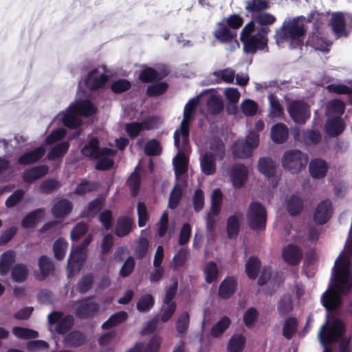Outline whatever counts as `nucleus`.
<instances>
[{"instance_id": "c85d7f7f", "label": "nucleus", "mask_w": 352, "mask_h": 352, "mask_svg": "<svg viewBox=\"0 0 352 352\" xmlns=\"http://www.w3.org/2000/svg\"><path fill=\"white\" fill-rule=\"evenodd\" d=\"M236 285V280L232 277H228L219 285V296L221 298H228L234 293Z\"/></svg>"}, {"instance_id": "72a5a7b5", "label": "nucleus", "mask_w": 352, "mask_h": 352, "mask_svg": "<svg viewBox=\"0 0 352 352\" xmlns=\"http://www.w3.org/2000/svg\"><path fill=\"white\" fill-rule=\"evenodd\" d=\"M344 130V124L339 118H329L326 124L327 133L330 136H336Z\"/></svg>"}, {"instance_id": "5701e85b", "label": "nucleus", "mask_w": 352, "mask_h": 352, "mask_svg": "<svg viewBox=\"0 0 352 352\" xmlns=\"http://www.w3.org/2000/svg\"><path fill=\"white\" fill-rule=\"evenodd\" d=\"M236 36V32L232 30L226 25L224 22L218 23V28L214 32V36L221 43L232 41Z\"/></svg>"}, {"instance_id": "69168bd1", "label": "nucleus", "mask_w": 352, "mask_h": 352, "mask_svg": "<svg viewBox=\"0 0 352 352\" xmlns=\"http://www.w3.org/2000/svg\"><path fill=\"white\" fill-rule=\"evenodd\" d=\"M149 243L145 237H140L138 242L135 250V254L138 258H142L146 254Z\"/></svg>"}, {"instance_id": "e2e57ef3", "label": "nucleus", "mask_w": 352, "mask_h": 352, "mask_svg": "<svg viewBox=\"0 0 352 352\" xmlns=\"http://www.w3.org/2000/svg\"><path fill=\"white\" fill-rule=\"evenodd\" d=\"M154 305V299L150 294L142 296L137 303V308L140 311H146Z\"/></svg>"}, {"instance_id": "2eb2a0df", "label": "nucleus", "mask_w": 352, "mask_h": 352, "mask_svg": "<svg viewBox=\"0 0 352 352\" xmlns=\"http://www.w3.org/2000/svg\"><path fill=\"white\" fill-rule=\"evenodd\" d=\"M99 310L98 305L91 299H84L78 302L76 309V316L80 318L91 317Z\"/></svg>"}, {"instance_id": "4c0bfd02", "label": "nucleus", "mask_w": 352, "mask_h": 352, "mask_svg": "<svg viewBox=\"0 0 352 352\" xmlns=\"http://www.w3.org/2000/svg\"><path fill=\"white\" fill-rule=\"evenodd\" d=\"M286 206L291 215H296L302 208V200L299 195H293L287 199Z\"/></svg>"}, {"instance_id": "6ab92c4d", "label": "nucleus", "mask_w": 352, "mask_h": 352, "mask_svg": "<svg viewBox=\"0 0 352 352\" xmlns=\"http://www.w3.org/2000/svg\"><path fill=\"white\" fill-rule=\"evenodd\" d=\"M235 78V71L232 68H226L215 71L210 74V80L213 84L221 82L232 83Z\"/></svg>"}, {"instance_id": "39448f33", "label": "nucleus", "mask_w": 352, "mask_h": 352, "mask_svg": "<svg viewBox=\"0 0 352 352\" xmlns=\"http://www.w3.org/2000/svg\"><path fill=\"white\" fill-rule=\"evenodd\" d=\"M96 107L88 100H77L70 104L67 111L61 117L65 126L76 128L82 123L80 116H89L96 112Z\"/></svg>"}, {"instance_id": "2f4dec72", "label": "nucleus", "mask_w": 352, "mask_h": 352, "mask_svg": "<svg viewBox=\"0 0 352 352\" xmlns=\"http://www.w3.org/2000/svg\"><path fill=\"white\" fill-rule=\"evenodd\" d=\"M258 170L267 177H273L276 173L274 162L269 157H262L258 162Z\"/></svg>"}, {"instance_id": "37998d69", "label": "nucleus", "mask_w": 352, "mask_h": 352, "mask_svg": "<svg viewBox=\"0 0 352 352\" xmlns=\"http://www.w3.org/2000/svg\"><path fill=\"white\" fill-rule=\"evenodd\" d=\"M208 111L212 114L219 113L223 108L222 99L217 96L213 95L208 98L207 100Z\"/></svg>"}, {"instance_id": "aec40b11", "label": "nucleus", "mask_w": 352, "mask_h": 352, "mask_svg": "<svg viewBox=\"0 0 352 352\" xmlns=\"http://www.w3.org/2000/svg\"><path fill=\"white\" fill-rule=\"evenodd\" d=\"M331 204L329 201H322L317 207L314 214L315 222L318 224L325 223L331 215Z\"/></svg>"}, {"instance_id": "ea45409f", "label": "nucleus", "mask_w": 352, "mask_h": 352, "mask_svg": "<svg viewBox=\"0 0 352 352\" xmlns=\"http://www.w3.org/2000/svg\"><path fill=\"white\" fill-rule=\"evenodd\" d=\"M44 210L41 208L37 209L26 215L21 221V226L24 228H29L34 226L36 223L43 216Z\"/></svg>"}, {"instance_id": "a211bd4d", "label": "nucleus", "mask_w": 352, "mask_h": 352, "mask_svg": "<svg viewBox=\"0 0 352 352\" xmlns=\"http://www.w3.org/2000/svg\"><path fill=\"white\" fill-rule=\"evenodd\" d=\"M230 176L233 186L241 188L243 186L248 178V169L242 164H237L232 167Z\"/></svg>"}, {"instance_id": "6e6d98bb", "label": "nucleus", "mask_w": 352, "mask_h": 352, "mask_svg": "<svg viewBox=\"0 0 352 352\" xmlns=\"http://www.w3.org/2000/svg\"><path fill=\"white\" fill-rule=\"evenodd\" d=\"M190 317L188 312L182 313L176 321L175 329L178 333L183 334L188 330Z\"/></svg>"}, {"instance_id": "f704fd0d", "label": "nucleus", "mask_w": 352, "mask_h": 352, "mask_svg": "<svg viewBox=\"0 0 352 352\" xmlns=\"http://www.w3.org/2000/svg\"><path fill=\"white\" fill-rule=\"evenodd\" d=\"M294 138L304 142L305 144H316L320 140V135L319 133L312 130H307L302 133L297 132L294 134Z\"/></svg>"}, {"instance_id": "49530a36", "label": "nucleus", "mask_w": 352, "mask_h": 352, "mask_svg": "<svg viewBox=\"0 0 352 352\" xmlns=\"http://www.w3.org/2000/svg\"><path fill=\"white\" fill-rule=\"evenodd\" d=\"M103 200L101 198H96L91 201L86 210L82 213L83 217H92L102 208Z\"/></svg>"}, {"instance_id": "de8ad7c7", "label": "nucleus", "mask_w": 352, "mask_h": 352, "mask_svg": "<svg viewBox=\"0 0 352 352\" xmlns=\"http://www.w3.org/2000/svg\"><path fill=\"white\" fill-rule=\"evenodd\" d=\"M260 268V261L255 257H250L245 264V271L248 276L251 279L256 278Z\"/></svg>"}, {"instance_id": "864d4df0", "label": "nucleus", "mask_w": 352, "mask_h": 352, "mask_svg": "<svg viewBox=\"0 0 352 352\" xmlns=\"http://www.w3.org/2000/svg\"><path fill=\"white\" fill-rule=\"evenodd\" d=\"M204 272L206 281L208 283H212L217 278L219 272L218 268L214 262H209L205 267Z\"/></svg>"}, {"instance_id": "13d9d810", "label": "nucleus", "mask_w": 352, "mask_h": 352, "mask_svg": "<svg viewBox=\"0 0 352 352\" xmlns=\"http://www.w3.org/2000/svg\"><path fill=\"white\" fill-rule=\"evenodd\" d=\"M176 309L175 303H164L161 309L160 320L166 322L170 320Z\"/></svg>"}, {"instance_id": "cd10ccee", "label": "nucleus", "mask_w": 352, "mask_h": 352, "mask_svg": "<svg viewBox=\"0 0 352 352\" xmlns=\"http://www.w3.org/2000/svg\"><path fill=\"white\" fill-rule=\"evenodd\" d=\"M38 267L40 272L36 275V278L38 280L45 279L54 270L53 263L45 256L39 258Z\"/></svg>"}, {"instance_id": "680f3d73", "label": "nucleus", "mask_w": 352, "mask_h": 352, "mask_svg": "<svg viewBox=\"0 0 352 352\" xmlns=\"http://www.w3.org/2000/svg\"><path fill=\"white\" fill-rule=\"evenodd\" d=\"M85 336L80 332H72L65 338V342L72 346H78L83 344Z\"/></svg>"}, {"instance_id": "0eeeda50", "label": "nucleus", "mask_w": 352, "mask_h": 352, "mask_svg": "<svg viewBox=\"0 0 352 352\" xmlns=\"http://www.w3.org/2000/svg\"><path fill=\"white\" fill-rule=\"evenodd\" d=\"M91 241L90 236H87L83 242L78 245L69 255L67 262V275L74 276L81 269L86 258L87 248Z\"/></svg>"}, {"instance_id": "bf43d9fd", "label": "nucleus", "mask_w": 352, "mask_h": 352, "mask_svg": "<svg viewBox=\"0 0 352 352\" xmlns=\"http://www.w3.org/2000/svg\"><path fill=\"white\" fill-rule=\"evenodd\" d=\"M66 248L67 242L63 239L60 238L56 241L53 246V251L56 259L61 260L64 258Z\"/></svg>"}, {"instance_id": "dca6fc26", "label": "nucleus", "mask_w": 352, "mask_h": 352, "mask_svg": "<svg viewBox=\"0 0 352 352\" xmlns=\"http://www.w3.org/2000/svg\"><path fill=\"white\" fill-rule=\"evenodd\" d=\"M283 260L291 265H295L300 263L302 258V251L296 245H288L282 250Z\"/></svg>"}, {"instance_id": "4be33fe9", "label": "nucleus", "mask_w": 352, "mask_h": 352, "mask_svg": "<svg viewBox=\"0 0 352 352\" xmlns=\"http://www.w3.org/2000/svg\"><path fill=\"white\" fill-rule=\"evenodd\" d=\"M309 169L313 177L320 179L326 175L328 166L325 161L321 159H315L311 161Z\"/></svg>"}, {"instance_id": "b1692460", "label": "nucleus", "mask_w": 352, "mask_h": 352, "mask_svg": "<svg viewBox=\"0 0 352 352\" xmlns=\"http://www.w3.org/2000/svg\"><path fill=\"white\" fill-rule=\"evenodd\" d=\"M72 209V203L66 199L58 201L52 208V213L57 219H63Z\"/></svg>"}, {"instance_id": "a18cd8bd", "label": "nucleus", "mask_w": 352, "mask_h": 352, "mask_svg": "<svg viewBox=\"0 0 352 352\" xmlns=\"http://www.w3.org/2000/svg\"><path fill=\"white\" fill-rule=\"evenodd\" d=\"M127 318V314L125 311H119L112 315L106 322H104L102 327L104 329L116 326L124 320Z\"/></svg>"}, {"instance_id": "5fc2aeb1", "label": "nucleus", "mask_w": 352, "mask_h": 352, "mask_svg": "<svg viewBox=\"0 0 352 352\" xmlns=\"http://www.w3.org/2000/svg\"><path fill=\"white\" fill-rule=\"evenodd\" d=\"M230 324V320L229 318L224 316L213 327L211 330V335L212 337H219L221 336L229 327Z\"/></svg>"}, {"instance_id": "473e14b6", "label": "nucleus", "mask_w": 352, "mask_h": 352, "mask_svg": "<svg viewBox=\"0 0 352 352\" xmlns=\"http://www.w3.org/2000/svg\"><path fill=\"white\" fill-rule=\"evenodd\" d=\"M210 151L206 153H209L212 157L217 160H221L224 157L225 155V146L221 140L213 139L210 143Z\"/></svg>"}, {"instance_id": "c9c22d12", "label": "nucleus", "mask_w": 352, "mask_h": 352, "mask_svg": "<svg viewBox=\"0 0 352 352\" xmlns=\"http://www.w3.org/2000/svg\"><path fill=\"white\" fill-rule=\"evenodd\" d=\"M224 96L227 100V101L232 105V107H228V111L230 113H236L237 111L236 107L235 104L238 102L240 98V92L238 91L236 88L229 87L225 89L223 91Z\"/></svg>"}, {"instance_id": "bb28decb", "label": "nucleus", "mask_w": 352, "mask_h": 352, "mask_svg": "<svg viewBox=\"0 0 352 352\" xmlns=\"http://www.w3.org/2000/svg\"><path fill=\"white\" fill-rule=\"evenodd\" d=\"M271 137L277 144L285 142L288 137V129L286 125L283 123L274 125L271 129Z\"/></svg>"}, {"instance_id": "0e129e2a", "label": "nucleus", "mask_w": 352, "mask_h": 352, "mask_svg": "<svg viewBox=\"0 0 352 352\" xmlns=\"http://www.w3.org/2000/svg\"><path fill=\"white\" fill-rule=\"evenodd\" d=\"M182 195V188L179 185H176L172 190L168 201V206L174 209L177 207Z\"/></svg>"}, {"instance_id": "3c124183", "label": "nucleus", "mask_w": 352, "mask_h": 352, "mask_svg": "<svg viewBox=\"0 0 352 352\" xmlns=\"http://www.w3.org/2000/svg\"><path fill=\"white\" fill-rule=\"evenodd\" d=\"M69 144L67 142H62L52 148L47 155L50 160H55L63 157L68 150Z\"/></svg>"}, {"instance_id": "393cba45", "label": "nucleus", "mask_w": 352, "mask_h": 352, "mask_svg": "<svg viewBox=\"0 0 352 352\" xmlns=\"http://www.w3.org/2000/svg\"><path fill=\"white\" fill-rule=\"evenodd\" d=\"M243 216L241 212H236L230 216L227 221V233L230 239L235 238L239 230L241 221Z\"/></svg>"}, {"instance_id": "f03ea898", "label": "nucleus", "mask_w": 352, "mask_h": 352, "mask_svg": "<svg viewBox=\"0 0 352 352\" xmlns=\"http://www.w3.org/2000/svg\"><path fill=\"white\" fill-rule=\"evenodd\" d=\"M200 96L191 99L185 106L184 117L174 133V144L177 149V154L173 159L175 173L177 176L183 175L187 168V159L182 154L188 143L189 138V124L192 117L195 108L198 104Z\"/></svg>"}, {"instance_id": "338daca9", "label": "nucleus", "mask_w": 352, "mask_h": 352, "mask_svg": "<svg viewBox=\"0 0 352 352\" xmlns=\"http://www.w3.org/2000/svg\"><path fill=\"white\" fill-rule=\"evenodd\" d=\"M226 23V25H228L230 28L235 30L239 29L241 27L243 23V19L240 15L236 14H233L229 16L226 19L223 21Z\"/></svg>"}, {"instance_id": "052dcab7", "label": "nucleus", "mask_w": 352, "mask_h": 352, "mask_svg": "<svg viewBox=\"0 0 352 352\" xmlns=\"http://www.w3.org/2000/svg\"><path fill=\"white\" fill-rule=\"evenodd\" d=\"M12 333L17 338L23 339L36 338L38 336V333L36 331L19 327H14L12 329Z\"/></svg>"}, {"instance_id": "412c9836", "label": "nucleus", "mask_w": 352, "mask_h": 352, "mask_svg": "<svg viewBox=\"0 0 352 352\" xmlns=\"http://www.w3.org/2000/svg\"><path fill=\"white\" fill-rule=\"evenodd\" d=\"M271 4L270 0H247L245 1V9L253 17L260 12L270 9Z\"/></svg>"}, {"instance_id": "20e7f679", "label": "nucleus", "mask_w": 352, "mask_h": 352, "mask_svg": "<svg viewBox=\"0 0 352 352\" xmlns=\"http://www.w3.org/2000/svg\"><path fill=\"white\" fill-rule=\"evenodd\" d=\"M82 153L85 156L98 160L96 169L106 170L113 164L112 157L115 155V151L108 148L100 149L98 140L96 138L89 140V142L82 148Z\"/></svg>"}, {"instance_id": "58836bf2", "label": "nucleus", "mask_w": 352, "mask_h": 352, "mask_svg": "<svg viewBox=\"0 0 352 352\" xmlns=\"http://www.w3.org/2000/svg\"><path fill=\"white\" fill-rule=\"evenodd\" d=\"M270 102V116L271 118H279L283 114V108L280 104L277 97L271 94L268 96Z\"/></svg>"}, {"instance_id": "6e6552de", "label": "nucleus", "mask_w": 352, "mask_h": 352, "mask_svg": "<svg viewBox=\"0 0 352 352\" xmlns=\"http://www.w3.org/2000/svg\"><path fill=\"white\" fill-rule=\"evenodd\" d=\"M259 144V136L250 131L245 140H237L232 146V153L238 158H246L251 155L254 148Z\"/></svg>"}, {"instance_id": "a19ab883", "label": "nucleus", "mask_w": 352, "mask_h": 352, "mask_svg": "<svg viewBox=\"0 0 352 352\" xmlns=\"http://www.w3.org/2000/svg\"><path fill=\"white\" fill-rule=\"evenodd\" d=\"M245 338L244 336L238 334L232 336L228 344L229 352H241L245 345Z\"/></svg>"}, {"instance_id": "c756f323", "label": "nucleus", "mask_w": 352, "mask_h": 352, "mask_svg": "<svg viewBox=\"0 0 352 352\" xmlns=\"http://www.w3.org/2000/svg\"><path fill=\"white\" fill-rule=\"evenodd\" d=\"M48 172V166L41 165L35 166L30 170H27L23 173V179L28 183H32L40 177L45 175Z\"/></svg>"}, {"instance_id": "8fccbe9b", "label": "nucleus", "mask_w": 352, "mask_h": 352, "mask_svg": "<svg viewBox=\"0 0 352 352\" xmlns=\"http://www.w3.org/2000/svg\"><path fill=\"white\" fill-rule=\"evenodd\" d=\"M298 322L296 318H287L283 327V334L286 339H291L297 329Z\"/></svg>"}, {"instance_id": "1a4fd4ad", "label": "nucleus", "mask_w": 352, "mask_h": 352, "mask_svg": "<svg viewBox=\"0 0 352 352\" xmlns=\"http://www.w3.org/2000/svg\"><path fill=\"white\" fill-rule=\"evenodd\" d=\"M248 221L251 229L260 231L265 228L266 211L258 203L254 202L249 206L247 214Z\"/></svg>"}, {"instance_id": "e433bc0d", "label": "nucleus", "mask_w": 352, "mask_h": 352, "mask_svg": "<svg viewBox=\"0 0 352 352\" xmlns=\"http://www.w3.org/2000/svg\"><path fill=\"white\" fill-rule=\"evenodd\" d=\"M307 42L316 50H320L322 52L329 51V45L318 32L313 33L311 35H310Z\"/></svg>"}, {"instance_id": "7ed1b4c3", "label": "nucleus", "mask_w": 352, "mask_h": 352, "mask_svg": "<svg viewBox=\"0 0 352 352\" xmlns=\"http://www.w3.org/2000/svg\"><path fill=\"white\" fill-rule=\"evenodd\" d=\"M316 15H318V14L313 12L307 20L302 16L285 19L282 25L276 30L274 38L276 43L280 45L288 43L290 48H296L300 46L306 32L305 25L307 22L311 21Z\"/></svg>"}, {"instance_id": "79ce46f5", "label": "nucleus", "mask_w": 352, "mask_h": 352, "mask_svg": "<svg viewBox=\"0 0 352 352\" xmlns=\"http://www.w3.org/2000/svg\"><path fill=\"white\" fill-rule=\"evenodd\" d=\"M215 160L209 153H205L201 161V168L206 175H212L216 170Z\"/></svg>"}, {"instance_id": "4d7b16f0", "label": "nucleus", "mask_w": 352, "mask_h": 352, "mask_svg": "<svg viewBox=\"0 0 352 352\" xmlns=\"http://www.w3.org/2000/svg\"><path fill=\"white\" fill-rule=\"evenodd\" d=\"M241 109L245 116H252L256 113L258 105L254 100L245 99L242 101Z\"/></svg>"}, {"instance_id": "c03bdc74", "label": "nucleus", "mask_w": 352, "mask_h": 352, "mask_svg": "<svg viewBox=\"0 0 352 352\" xmlns=\"http://www.w3.org/2000/svg\"><path fill=\"white\" fill-rule=\"evenodd\" d=\"M166 75V72H164L162 74H158L155 69L151 67H146L142 71L139 78L142 82H149L154 80L156 78H162Z\"/></svg>"}, {"instance_id": "9b49d317", "label": "nucleus", "mask_w": 352, "mask_h": 352, "mask_svg": "<svg viewBox=\"0 0 352 352\" xmlns=\"http://www.w3.org/2000/svg\"><path fill=\"white\" fill-rule=\"evenodd\" d=\"M48 322L50 325L56 324V332L63 334L71 329L74 318L71 315L64 316L61 312H52L48 315Z\"/></svg>"}, {"instance_id": "423d86ee", "label": "nucleus", "mask_w": 352, "mask_h": 352, "mask_svg": "<svg viewBox=\"0 0 352 352\" xmlns=\"http://www.w3.org/2000/svg\"><path fill=\"white\" fill-rule=\"evenodd\" d=\"M307 154L299 150L285 151L282 157V166L292 173H298L304 169L308 163Z\"/></svg>"}, {"instance_id": "4468645a", "label": "nucleus", "mask_w": 352, "mask_h": 352, "mask_svg": "<svg viewBox=\"0 0 352 352\" xmlns=\"http://www.w3.org/2000/svg\"><path fill=\"white\" fill-rule=\"evenodd\" d=\"M102 72L99 69H94L91 72L85 80V85L90 89H96L103 86L107 80V76L105 72V67H102Z\"/></svg>"}, {"instance_id": "09e8293b", "label": "nucleus", "mask_w": 352, "mask_h": 352, "mask_svg": "<svg viewBox=\"0 0 352 352\" xmlns=\"http://www.w3.org/2000/svg\"><path fill=\"white\" fill-rule=\"evenodd\" d=\"M28 269L22 264L15 265L11 272L12 278L15 282L25 281L28 276Z\"/></svg>"}, {"instance_id": "9d476101", "label": "nucleus", "mask_w": 352, "mask_h": 352, "mask_svg": "<svg viewBox=\"0 0 352 352\" xmlns=\"http://www.w3.org/2000/svg\"><path fill=\"white\" fill-rule=\"evenodd\" d=\"M287 108L291 118L297 124H304L309 118V108L302 100H287Z\"/></svg>"}, {"instance_id": "f8f14e48", "label": "nucleus", "mask_w": 352, "mask_h": 352, "mask_svg": "<svg viewBox=\"0 0 352 352\" xmlns=\"http://www.w3.org/2000/svg\"><path fill=\"white\" fill-rule=\"evenodd\" d=\"M158 120L155 118H148L142 122H132L126 124L125 129L131 138L137 136L142 130H150L156 127Z\"/></svg>"}, {"instance_id": "ddd939ff", "label": "nucleus", "mask_w": 352, "mask_h": 352, "mask_svg": "<svg viewBox=\"0 0 352 352\" xmlns=\"http://www.w3.org/2000/svg\"><path fill=\"white\" fill-rule=\"evenodd\" d=\"M349 21L352 23V15L343 13L333 14L331 19V26L334 33L338 36H346L348 33L345 30V23Z\"/></svg>"}, {"instance_id": "f3484780", "label": "nucleus", "mask_w": 352, "mask_h": 352, "mask_svg": "<svg viewBox=\"0 0 352 352\" xmlns=\"http://www.w3.org/2000/svg\"><path fill=\"white\" fill-rule=\"evenodd\" d=\"M134 227V222L131 218L121 216L117 219L114 233L118 237L122 238L128 235Z\"/></svg>"}, {"instance_id": "a878e982", "label": "nucleus", "mask_w": 352, "mask_h": 352, "mask_svg": "<svg viewBox=\"0 0 352 352\" xmlns=\"http://www.w3.org/2000/svg\"><path fill=\"white\" fill-rule=\"evenodd\" d=\"M45 153V150L43 146L38 147L21 155L19 159V163L23 165L35 163L44 155Z\"/></svg>"}, {"instance_id": "774afa93", "label": "nucleus", "mask_w": 352, "mask_h": 352, "mask_svg": "<svg viewBox=\"0 0 352 352\" xmlns=\"http://www.w3.org/2000/svg\"><path fill=\"white\" fill-rule=\"evenodd\" d=\"M160 343L161 338L154 336L144 346L142 345V352H158Z\"/></svg>"}, {"instance_id": "603ef678", "label": "nucleus", "mask_w": 352, "mask_h": 352, "mask_svg": "<svg viewBox=\"0 0 352 352\" xmlns=\"http://www.w3.org/2000/svg\"><path fill=\"white\" fill-rule=\"evenodd\" d=\"M14 261V253L11 251L3 253L0 259V274H6Z\"/></svg>"}, {"instance_id": "7c9ffc66", "label": "nucleus", "mask_w": 352, "mask_h": 352, "mask_svg": "<svg viewBox=\"0 0 352 352\" xmlns=\"http://www.w3.org/2000/svg\"><path fill=\"white\" fill-rule=\"evenodd\" d=\"M344 111V104L338 99L330 101L327 107V116L328 118L341 119V116Z\"/></svg>"}, {"instance_id": "f257e3e1", "label": "nucleus", "mask_w": 352, "mask_h": 352, "mask_svg": "<svg viewBox=\"0 0 352 352\" xmlns=\"http://www.w3.org/2000/svg\"><path fill=\"white\" fill-rule=\"evenodd\" d=\"M242 29L240 39L244 52L254 54L257 50L267 51V34L271 32L270 26L276 21V17L265 11L260 12L252 17Z\"/></svg>"}]
</instances>
